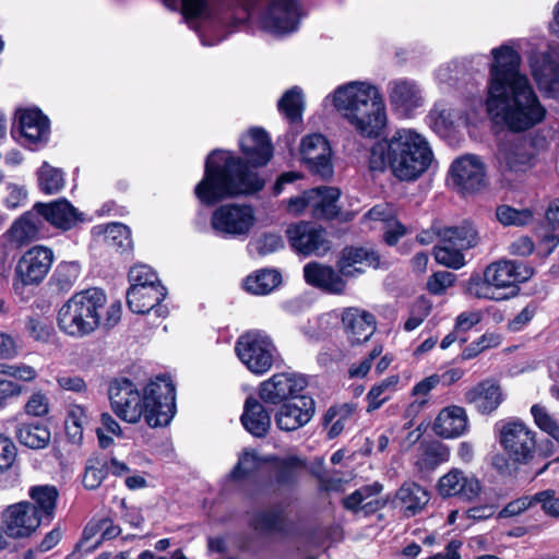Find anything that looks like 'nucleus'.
<instances>
[{
  "label": "nucleus",
  "instance_id": "nucleus-1",
  "mask_svg": "<svg viewBox=\"0 0 559 559\" xmlns=\"http://www.w3.org/2000/svg\"><path fill=\"white\" fill-rule=\"evenodd\" d=\"M490 53L492 62L485 99L489 118L514 132L526 131L540 123L546 109L526 74L521 72L522 58L516 43L503 44L491 49Z\"/></svg>",
  "mask_w": 559,
  "mask_h": 559
},
{
  "label": "nucleus",
  "instance_id": "nucleus-2",
  "mask_svg": "<svg viewBox=\"0 0 559 559\" xmlns=\"http://www.w3.org/2000/svg\"><path fill=\"white\" fill-rule=\"evenodd\" d=\"M108 396L114 414L131 425L144 419L151 428L167 427L177 413L176 388L167 376L156 377L142 389L129 379H116Z\"/></svg>",
  "mask_w": 559,
  "mask_h": 559
},
{
  "label": "nucleus",
  "instance_id": "nucleus-3",
  "mask_svg": "<svg viewBox=\"0 0 559 559\" xmlns=\"http://www.w3.org/2000/svg\"><path fill=\"white\" fill-rule=\"evenodd\" d=\"M433 162L428 140L412 128H399L390 136L378 140L369 152L371 171L386 169L401 181H414L421 177Z\"/></svg>",
  "mask_w": 559,
  "mask_h": 559
},
{
  "label": "nucleus",
  "instance_id": "nucleus-4",
  "mask_svg": "<svg viewBox=\"0 0 559 559\" xmlns=\"http://www.w3.org/2000/svg\"><path fill=\"white\" fill-rule=\"evenodd\" d=\"M341 119L359 136L378 139L388 127L386 106L379 88L368 81L338 85L326 97Z\"/></svg>",
  "mask_w": 559,
  "mask_h": 559
},
{
  "label": "nucleus",
  "instance_id": "nucleus-5",
  "mask_svg": "<svg viewBox=\"0 0 559 559\" xmlns=\"http://www.w3.org/2000/svg\"><path fill=\"white\" fill-rule=\"evenodd\" d=\"M265 181L257 171L230 152L212 151V199L250 195L261 191Z\"/></svg>",
  "mask_w": 559,
  "mask_h": 559
},
{
  "label": "nucleus",
  "instance_id": "nucleus-6",
  "mask_svg": "<svg viewBox=\"0 0 559 559\" xmlns=\"http://www.w3.org/2000/svg\"><path fill=\"white\" fill-rule=\"evenodd\" d=\"M534 270L524 263L500 260L486 266L483 277L469 280L467 290L479 299L507 300L518 293V284L530 280Z\"/></svg>",
  "mask_w": 559,
  "mask_h": 559
},
{
  "label": "nucleus",
  "instance_id": "nucleus-7",
  "mask_svg": "<svg viewBox=\"0 0 559 559\" xmlns=\"http://www.w3.org/2000/svg\"><path fill=\"white\" fill-rule=\"evenodd\" d=\"M106 301L105 293L95 287L74 294L58 311L60 331L74 338L92 334L99 326Z\"/></svg>",
  "mask_w": 559,
  "mask_h": 559
},
{
  "label": "nucleus",
  "instance_id": "nucleus-8",
  "mask_svg": "<svg viewBox=\"0 0 559 559\" xmlns=\"http://www.w3.org/2000/svg\"><path fill=\"white\" fill-rule=\"evenodd\" d=\"M235 350L239 360L257 376L269 372L281 357L273 338L262 330L242 333L236 342Z\"/></svg>",
  "mask_w": 559,
  "mask_h": 559
},
{
  "label": "nucleus",
  "instance_id": "nucleus-9",
  "mask_svg": "<svg viewBox=\"0 0 559 559\" xmlns=\"http://www.w3.org/2000/svg\"><path fill=\"white\" fill-rule=\"evenodd\" d=\"M499 443L513 463L527 464L536 453V432L521 419H509L500 427Z\"/></svg>",
  "mask_w": 559,
  "mask_h": 559
},
{
  "label": "nucleus",
  "instance_id": "nucleus-10",
  "mask_svg": "<svg viewBox=\"0 0 559 559\" xmlns=\"http://www.w3.org/2000/svg\"><path fill=\"white\" fill-rule=\"evenodd\" d=\"M307 379L296 372H278L259 385V396L267 404H282L305 397Z\"/></svg>",
  "mask_w": 559,
  "mask_h": 559
},
{
  "label": "nucleus",
  "instance_id": "nucleus-11",
  "mask_svg": "<svg viewBox=\"0 0 559 559\" xmlns=\"http://www.w3.org/2000/svg\"><path fill=\"white\" fill-rule=\"evenodd\" d=\"M299 155L301 163L310 173L323 179L333 176L332 148L323 134L305 135L299 144Z\"/></svg>",
  "mask_w": 559,
  "mask_h": 559
},
{
  "label": "nucleus",
  "instance_id": "nucleus-12",
  "mask_svg": "<svg viewBox=\"0 0 559 559\" xmlns=\"http://www.w3.org/2000/svg\"><path fill=\"white\" fill-rule=\"evenodd\" d=\"M301 9L297 0H272L260 17L263 31L273 35H285L297 29Z\"/></svg>",
  "mask_w": 559,
  "mask_h": 559
},
{
  "label": "nucleus",
  "instance_id": "nucleus-13",
  "mask_svg": "<svg viewBox=\"0 0 559 559\" xmlns=\"http://www.w3.org/2000/svg\"><path fill=\"white\" fill-rule=\"evenodd\" d=\"M0 521L4 536L13 539L29 537L43 524L28 501L8 506L1 512Z\"/></svg>",
  "mask_w": 559,
  "mask_h": 559
},
{
  "label": "nucleus",
  "instance_id": "nucleus-14",
  "mask_svg": "<svg viewBox=\"0 0 559 559\" xmlns=\"http://www.w3.org/2000/svg\"><path fill=\"white\" fill-rule=\"evenodd\" d=\"M257 221L252 206L247 204H225L212 214V226L231 236L247 235Z\"/></svg>",
  "mask_w": 559,
  "mask_h": 559
},
{
  "label": "nucleus",
  "instance_id": "nucleus-15",
  "mask_svg": "<svg viewBox=\"0 0 559 559\" xmlns=\"http://www.w3.org/2000/svg\"><path fill=\"white\" fill-rule=\"evenodd\" d=\"M16 118L20 131L19 141L23 146L29 150H38L48 143L50 121L39 108L19 109Z\"/></svg>",
  "mask_w": 559,
  "mask_h": 559
},
{
  "label": "nucleus",
  "instance_id": "nucleus-16",
  "mask_svg": "<svg viewBox=\"0 0 559 559\" xmlns=\"http://www.w3.org/2000/svg\"><path fill=\"white\" fill-rule=\"evenodd\" d=\"M528 63L538 88L552 97L559 96V47L532 53Z\"/></svg>",
  "mask_w": 559,
  "mask_h": 559
},
{
  "label": "nucleus",
  "instance_id": "nucleus-17",
  "mask_svg": "<svg viewBox=\"0 0 559 559\" xmlns=\"http://www.w3.org/2000/svg\"><path fill=\"white\" fill-rule=\"evenodd\" d=\"M55 260L53 251L46 246L29 248L17 261L16 277L23 285L39 284L47 276Z\"/></svg>",
  "mask_w": 559,
  "mask_h": 559
},
{
  "label": "nucleus",
  "instance_id": "nucleus-18",
  "mask_svg": "<svg viewBox=\"0 0 559 559\" xmlns=\"http://www.w3.org/2000/svg\"><path fill=\"white\" fill-rule=\"evenodd\" d=\"M436 489L442 498L457 497L472 502L480 497L483 487L474 474L460 468H451L438 479Z\"/></svg>",
  "mask_w": 559,
  "mask_h": 559
},
{
  "label": "nucleus",
  "instance_id": "nucleus-19",
  "mask_svg": "<svg viewBox=\"0 0 559 559\" xmlns=\"http://www.w3.org/2000/svg\"><path fill=\"white\" fill-rule=\"evenodd\" d=\"M162 2L170 11L180 12L203 46L210 45L206 36L210 25V0H162Z\"/></svg>",
  "mask_w": 559,
  "mask_h": 559
},
{
  "label": "nucleus",
  "instance_id": "nucleus-20",
  "mask_svg": "<svg viewBox=\"0 0 559 559\" xmlns=\"http://www.w3.org/2000/svg\"><path fill=\"white\" fill-rule=\"evenodd\" d=\"M167 295L165 286L129 288L127 304L130 310L139 314L154 316L156 320L164 319L168 314V308L162 305Z\"/></svg>",
  "mask_w": 559,
  "mask_h": 559
},
{
  "label": "nucleus",
  "instance_id": "nucleus-21",
  "mask_svg": "<svg viewBox=\"0 0 559 559\" xmlns=\"http://www.w3.org/2000/svg\"><path fill=\"white\" fill-rule=\"evenodd\" d=\"M369 229H380L384 233L388 245H395L406 234V227L396 219L394 207L388 203H381L370 209L362 221Z\"/></svg>",
  "mask_w": 559,
  "mask_h": 559
},
{
  "label": "nucleus",
  "instance_id": "nucleus-22",
  "mask_svg": "<svg viewBox=\"0 0 559 559\" xmlns=\"http://www.w3.org/2000/svg\"><path fill=\"white\" fill-rule=\"evenodd\" d=\"M35 209L41 215L43 221L63 231L72 229L85 219L84 213L64 198L48 203L37 202Z\"/></svg>",
  "mask_w": 559,
  "mask_h": 559
},
{
  "label": "nucleus",
  "instance_id": "nucleus-23",
  "mask_svg": "<svg viewBox=\"0 0 559 559\" xmlns=\"http://www.w3.org/2000/svg\"><path fill=\"white\" fill-rule=\"evenodd\" d=\"M453 182L463 191H476L485 186V166L475 155L455 159L450 168Z\"/></svg>",
  "mask_w": 559,
  "mask_h": 559
},
{
  "label": "nucleus",
  "instance_id": "nucleus-24",
  "mask_svg": "<svg viewBox=\"0 0 559 559\" xmlns=\"http://www.w3.org/2000/svg\"><path fill=\"white\" fill-rule=\"evenodd\" d=\"M314 409V401L310 396L282 403L275 414L276 426L284 431H295L311 420Z\"/></svg>",
  "mask_w": 559,
  "mask_h": 559
},
{
  "label": "nucleus",
  "instance_id": "nucleus-25",
  "mask_svg": "<svg viewBox=\"0 0 559 559\" xmlns=\"http://www.w3.org/2000/svg\"><path fill=\"white\" fill-rule=\"evenodd\" d=\"M388 96L392 107L409 116L414 110L424 105V96L419 85L412 80L397 79L388 85Z\"/></svg>",
  "mask_w": 559,
  "mask_h": 559
},
{
  "label": "nucleus",
  "instance_id": "nucleus-26",
  "mask_svg": "<svg viewBox=\"0 0 559 559\" xmlns=\"http://www.w3.org/2000/svg\"><path fill=\"white\" fill-rule=\"evenodd\" d=\"M239 147L253 167L265 166L273 156V146L267 133L258 127L250 128L239 138Z\"/></svg>",
  "mask_w": 559,
  "mask_h": 559
},
{
  "label": "nucleus",
  "instance_id": "nucleus-27",
  "mask_svg": "<svg viewBox=\"0 0 559 559\" xmlns=\"http://www.w3.org/2000/svg\"><path fill=\"white\" fill-rule=\"evenodd\" d=\"M286 235L290 246L300 253L322 254L329 249L323 230L310 224L290 225L286 229Z\"/></svg>",
  "mask_w": 559,
  "mask_h": 559
},
{
  "label": "nucleus",
  "instance_id": "nucleus-28",
  "mask_svg": "<svg viewBox=\"0 0 559 559\" xmlns=\"http://www.w3.org/2000/svg\"><path fill=\"white\" fill-rule=\"evenodd\" d=\"M342 322L347 338L353 344L367 342L376 331L374 317L359 308H347L342 313Z\"/></svg>",
  "mask_w": 559,
  "mask_h": 559
},
{
  "label": "nucleus",
  "instance_id": "nucleus-29",
  "mask_svg": "<svg viewBox=\"0 0 559 559\" xmlns=\"http://www.w3.org/2000/svg\"><path fill=\"white\" fill-rule=\"evenodd\" d=\"M467 428L466 411L457 405L442 408L432 425L433 432L444 439L459 438L467 431Z\"/></svg>",
  "mask_w": 559,
  "mask_h": 559
},
{
  "label": "nucleus",
  "instance_id": "nucleus-30",
  "mask_svg": "<svg viewBox=\"0 0 559 559\" xmlns=\"http://www.w3.org/2000/svg\"><path fill=\"white\" fill-rule=\"evenodd\" d=\"M382 490L383 485L379 481L362 486L350 495L346 496L343 499V506L345 509L354 513H374L376 511L384 508L386 503L385 499L379 497Z\"/></svg>",
  "mask_w": 559,
  "mask_h": 559
},
{
  "label": "nucleus",
  "instance_id": "nucleus-31",
  "mask_svg": "<svg viewBox=\"0 0 559 559\" xmlns=\"http://www.w3.org/2000/svg\"><path fill=\"white\" fill-rule=\"evenodd\" d=\"M304 276L307 284L329 294L341 295L346 288L342 274L340 275L329 265L308 263L304 267Z\"/></svg>",
  "mask_w": 559,
  "mask_h": 559
},
{
  "label": "nucleus",
  "instance_id": "nucleus-32",
  "mask_svg": "<svg viewBox=\"0 0 559 559\" xmlns=\"http://www.w3.org/2000/svg\"><path fill=\"white\" fill-rule=\"evenodd\" d=\"M464 397L481 414L492 413L504 400L500 385L492 380L479 382L467 390Z\"/></svg>",
  "mask_w": 559,
  "mask_h": 559
},
{
  "label": "nucleus",
  "instance_id": "nucleus-33",
  "mask_svg": "<svg viewBox=\"0 0 559 559\" xmlns=\"http://www.w3.org/2000/svg\"><path fill=\"white\" fill-rule=\"evenodd\" d=\"M43 227L44 221L34 205L31 211L24 213L13 222L7 231V236L10 242L23 246L37 239Z\"/></svg>",
  "mask_w": 559,
  "mask_h": 559
},
{
  "label": "nucleus",
  "instance_id": "nucleus-34",
  "mask_svg": "<svg viewBox=\"0 0 559 559\" xmlns=\"http://www.w3.org/2000/svg\"><path fill=\"white\" fill-rule=\"evenodd\" d=\"M254 4L255 0H212V22L224 24L230 21L235 26L243 24Z\"/></svg>",
  "mask_w": 559,
  "mask_h": 559
},
{
  "label": "nucleus",
  "instance_id": "nucleus-35",
  "mask_svg": "<svg viewBox=\"0 0 559 559\" xmlns=\"http://www.w3.org/2000/svg\"><path fill=\"white\" fill-rule=\"evenodd\" d=\"M378 255L365 248H346L338 260L340 273L345 277H353L364 273L366 267H377Z\"/></svg>",
  "mask_w": 559,
  "mask_h": 559
},
{
  "label": "nucleus",
  "instance_id": "nucleus-36",
  "mask_svg": "<svg viewBox=\"0 0 559 559\" xmlns=\"http://www.w3.org/2000/svg\"><path fill=\"white\" fill-rule=\"evenodd\" d=\"M428 491L414 481H405L396 491L393 502L404 514L412 516L423 511L429 502Z\"/></svg>",
  "mask_w": 559,
  "mask_h": 559
},
{
  "label": "nucleus",
  "instance_id": "nucleus-37",
  "mask_svg": "<svg viewBox=\"0 0 559 559\" xmlns=\"http://www.w3.org/2000/svg\"><path fill=\"white\" fill-rule=\"evenodd\" d=\"M32 506L41 523H49L55 516L59 492L55 486L40 485L29 489Z\"/></svg>",
  "mask_w": 559,
  "mask_h": 559
},
{
  "label": "nucleus",
  "instance_id": "nucleus-38",
  "mask_svg": "<svg viewBox=\"0 0 559 559\" xmlns=\"http://www.w3.org/2000/svg\"><path fill=\"white\" fill-rule=\"evenodd\" d=\"M243 427L255 437H263L270 429L271 418L263 405L254 397H248L241 416Z\"/></svg>",
  "mask_w": 559,
  "mask_h": 559
},
{
  "label": "nucleus",
  "instance_id": "nucleus-39",
  "mask_svg": "<svg viewBox=\"0 0 559 559\" xmlns=\"http://www.w3.org/2000/svg\"><path fill=\"white\" fill-rule=\"evenodd\" d=\"M341 195L338 189L321 187L310 189L311 214L314 217L332 218L338 213L337 201Z\"/></svg>",
  "mask_w": 559,
  "mask_h": 559
},
{
  "label": "nucleus",
  "instance_id": "nucleus-40",
  "mask_svg": "<svg viewBox=\"0 0 559 559\" xmlns=\"http://www.w3.org/2000/svg\"><path fill=\"white\" fill-rule=\"evenodd\" d=\"M194 194L199 205L193 224L199 231H206L210 222V153L204 157L203 178L195 186Z\"/></svg>",
  "mask_w": 559,
  "mask_h": 559
},
{
  "label": "nucleus",
  "instance_id": "nucleus-41",
  "mask_svg": "<svg viewBox=\"0 0 559 559\" xmlns=\"http://www.w3.org/2000/svg\"><path fill=\"white\" fill-rule=\"evenodd\" d=\"M437 236L443 243L459 248L460 250L471 249L479 241L476 229L471 224H463L454 227H443L437 230Z\"/></svg>",
  "mask_w": 559,
  "mask_h": 559
},
{
  "label": "nucleus",
  "instance_id": "nucleus-42",
  "mask_svg": "<svg viewBox=\"0 0 559 559\" xmlns=\"http://www.w3.org/2000/svg\"><path fill=\"white\" fill-rule=\"evenodd\" d=\"M282 275L274 269H262L248 275L243 288L253 295H266L280 286Z\"/></svg>",
  "mask_w": 559,
  "mask_h": 559
},
{
  "label": "nucleus",
  "instance_id": "nucleus-43",
  "mask_svg": "<svg viewBox=\"0 0 559 559\" xmlns=\"http://www.w3.org/2000/svg\"><path fill=\"white\" fill-rule=\"evenodd\" d=\"M399 383L400 377L397 374H391L373 384L366 395L367 413H372L388 402L397 391Z\"/></svg>",
  "mask_w": 559,
  "mask_h": 559
},
{
  "label": "nucleus",
  "instance_id": "nucleus-44",
  "mask_svg": "<svg viewBox=\"0 0 559 559\" xmlns=\"http://www.w3.org/2000/svg\"><path fill=\"white\" fill-rule=\"evenodd\" d=\"M95 229H97L99 234H104V240L109 248L126 252L133 247L131 229L124 224L110 223L105 226L99 225L95 227Z\"/></svg>",
  "mask_w": 559,
  "mask_h": 559
},
{
  "label": "nucleus",
  "instance_id": "nucleus-45",
  "mask_svg": "<svg viewBox=\"0 0 559 559\" xmlns=\"http://www.w3.org/2000/svg\"><path fill=\"white\" fill-rule=\"evenodd\" d=\"M500 164L504 171L523 173L528 169L531 155L520 144L504 146L499 154Z\"/></svg>",
  "mask_w": 559,
  "mask_h": 559
},
{
  "label": "nucleus",
  "instance_id": "nucleus-46",
  "mask_svg": "<svg viewBox=\"0 0 559 559\" xmlns=\"http://www.w3.org/2000/svg\"><path fill=\"white\" fill-rule=\"evenodd\" d=\"M15 435L19 442L29 449H44L50 441L49 429L40 424H22Z\"/></svg>",
  "mask_w": 559,
  "mask_h": 559
},
{
  "label": "nucleus",
  "instance_id": "nucleus-47",
  "mask_svg": "<svg viewBox=\"0 0 559 559\" xmlns=\"http://www.w3.org/2000/svg\"><path fill=\"white\" fill-rule=\"evenodd\" d=\"M91 413L79 404H71L66 418L67 436L73 443H79L83 437V430L90 425Z\"/></svg>",
  "mask_w": 559,
  "mask_h": 559
},
{
  "label": "nucleus",
  "instance_id": "nucleus-48",
  "mask_svg": "<svg viewBox=\"0 0 559 559\" xmlns=\"http://www.w3.org/2000/svg\"><path fill=\"white\" fill-rule=\"evenodd\" d=\"M81 271L82 269L79 262L62 261L56 266L50 277V285L60 292H68L79 281Z\"/></svg>",
  "mask_w": 559,
  "mask_h": 559
},
{
  "label": "nucleus",
  "instance_id": "nucleus-49",
  "mask_svg": "<svg viewBox=\"0 0 559 559\" xmlns=\"http://www.w3.org/2000/svg\"><path fill=\"white\" fill-rule=\"evenodd\" d=\"M39 190L45 194H56L60 192L66 183L64 173L61 168L51 166L44 162L36 171Z\"/></svg>",
  "mask_w": 559,
  "mask_h": 559
},
{
  "label": "nucleus",
  "instance_id": "nucleus-50",
  "mask_svg": "<svg viewBox=\"0 0 559 559\" xmlns=\"http://www.w3.org/2000/svg\"><path fill=\"white\" fill-rule=\"evenodd\" d=\"M278 110L290 121H299L305 109L301 88L294 86L286 91L277 104Z\"/></svg>",
  "mask_w": 559,
  "mask_h": 559
},
{
  "label": "nucleus",
  "instance_id": "nucleus-51",
  "mask_svg": "<svg viewBox=\"0 0 559 559\" xmlns=\"http://www.w3.org/2000/svg\"><path fill=\"white\" fill-rule=\"evenodd\" d=\"M449 457L450 450L447 445L440 442H432L423 448L416 465L420 471H431L440 464L448 462Z\"/></svg>",
  "mask_w": 559,
  "mask_h": 559
},
{
  "label": "nucleus",
  "instance_id": "nucleus-52",
  "mask_svg": "<svg viewBox=\"0 0 559 559\" xmlns=\"http://www.w3.org/2000/svg\"><path fill=\"white\" fill-rule=\"evenodd\" d=\"M355 407L352 404L332 406L324 415V425L329 426L328 436L337 437L344 429L345 423L352 417Z\"/></svg>",
  "mask_w": 559,
  "mask_h": 559
},
{
  "label": "nucleus",
  "instance_id": "nucleus-53",
  "mask_svg": "<svg viewBox=\"0 0 559 559\" xmlns=\"http://www.w3.org/2000/svg\"><path fill=\"white\" fill-rule=\"evenodd\" d=\"M531 415L536 427L559 443V421L547 407L534 404L531 407Z\"/></svg>",
  "mask_w": 559,
  "mask_h": 559
},
{
  "label": "nucleus",
  "instance_id": "nucleus-54",
  "mask_svg": "<svg viewBox=\"0 0 559 559\" xmlns=\"http://www.w3.org/2000/svg\"><path fill=\"white\" fill-rule=\"evenodd\" d=\"M284 518L281 512L265 511L254 515L253 530L260 535H269L282 531Z\"/></svg>",
  "mask_w": 559,
  "mask_h": 559
},
{
  "label": "nucleus",
  "instance_id": "nucleus-55",
  "mask_svg": "<svg viewBox=\"0 0 559 559\" xmlns=\"http://www.w3.org/2000/svg\"><path fill=\"white\" fill-rule=\"evenodd\" d=\"M130 283L129 288H139L142 286L160 287L163 286L157 273L146 264H136L128 273Z\"/></svg>",
  "mask_w": 559,
  "mask_h": 559
},
{
  "label": "nucleus",
  "instance_id": "nucleus-56",
  "mask_svg": "<svg viewBox=\"0 0 559 559\" xmlns=\"http://www.w3.org/2000/svg\"><path fill=\"white\" fill-rule=\"evenodd\" d=\"M497 219L504 226H524L533 221V213L527 210H516L509 205H500L496 211Z\"/></svg>",
  "mask_w": 559,
  "mask_h": 559
},
{
  "label": "nucleus",
  "instance_id": "nucleus-57",
  "mask_svg": "<svg viewBox=\"0 0 559 559\" xmlns=\"http://www.w3.org/2000/svg\"><path fill=\"white\" fill-rule=\"evenodd\" d=\"M284 248L283 238L277 234H263L249 243L251 252L258 255H267Z\"/></svg>",
  "mask_w": 559,
  "mask_h": 559
},
{
  "label": "nucleus",
  "instance_id": "nucleus-58",
  "mask_svg": "<svg viewBox=\"0 0 559 559\" xmlns=\"http://www.w3.org/2000/svg\"><path fill=\"white\" fill-rule=\"evenodd\" d=\"M435 260L447 267L459 270L465 265V259L456 247L450 248L447 243L435 248Z\"/></svg>",
  "mask_w": 559,
  "mask_h": 559
},
{
  "label": "nucleus",
  "instance_id": "nucleus-59",
  "mask_svg": "<svg viewBox=\"0 0 559 559\" xmlns=\"http://www.w3.org/2000/svg\"><path fill=\"white\" fill-rule=\"evenodd\" d=\"M106 475L104 463L99 461H88L83 475V485L88 490L96 489L100 486Z\"/></svg>",
  "mask_w": 559,
  "mask_h": 559
},
{
  "label": "nucleus",
  "instance_id": "nucleus-60",
  "mask_svg": "<svg viewBox=\"0 0 559 559\" xmlns=\"http://www.w3.org/2000/svg\"><path fill=\"white\" fill-rule=\"evenodd\" d=\"M455 283V275L448 271L435 272L427 281V289L432 295H443Z\"/></svg>",
  "mask_w": 559,
  "mask_h": 559
},
{
  "label": "nucleus",
  "instance_id": "nucleus-61",
  "mask_svg": "<svg viewBox=\"0 0 559 559\" xmlns=\"http://www.w3.org/2000/svg\"><path fill=\"white\" fill-rule=\"evenodd\" d=\"M0 374L24 382H31L37 377V371L26 364H0Z\"/></svg>",
  "mask_w": 559,
  "mask_h": 559
},
{
  "label": "nucleus",
  "instance_id": "nucleus-62",
  "mask_svg": "<svg viewBox=\"0 0 559 559\" xmlns=\"http://www.w3.org/2000/svg\"><path fill=\"white\" fill-rule=\"evenodd\" d=\"M539 503L542 510L550 518L559 519V497L554 490H544L534 495V504Z\"/></svg>",
  "mask_w": 559,
  "mask_h": 559
},
{
  "label": "nucleus",
  "instance_id": "nucleus-63",
  "mask_svg": "<svg viewBox=\"0 0 559 559\" xmlns=\"http://www.w3.org/2000/svg\"><path fill=\"white\" fill-rule=\"evenodd\" d=\"M24 411L27 415L35 417L47 415L49 412L48 396L40 391L33 393L25 403Z\"/></svg>",
  "mask_w": 559,
  "mask_h": 559
},
{
  "label": "nucleus",
  "instance_id": "nucleus-64",
  "mask_svg": "<svg viewBox=\"0 0 559 559\" xmlns=\"http://www.w3.org/2000/svg\"><path fill=\"white\" fill-rule=\"evenodd\" d=\"M429 118L433 128L437 129L438 131L447 130L448 128L452 127L455 122L453 111L443 105L436 106L430 111Z\"/></svg>",
  "mask_w": 559,
  "mask_h": 559
}]
</instances>
